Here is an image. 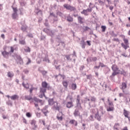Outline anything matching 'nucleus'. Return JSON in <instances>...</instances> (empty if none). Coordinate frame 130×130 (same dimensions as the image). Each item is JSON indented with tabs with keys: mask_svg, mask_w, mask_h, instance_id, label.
<instances>
[{
	"mask_svg": "<svg viewBox=\"0 0 130 130\" xmlns=\"http://www.w3.org/2000/svg\"><path fill=\"white\" fill-rule=\"evenodd\" d=\"M108 102L109 104V107H107V111H113L114 110V105L112 102H110L109 98L108 99Z\"/></svg>",
	"mask_w": 130,
	"mask_h": 130,
	"instance_id": "nucleus-1",
	"label": "nucleus"
},
{
	"mask_svg": "<svg viewBox=\"0 0 130 130\" xmlns=\"http://www.w3.org/2000/svg\"><path fill=\"white\" fill-rule=\"evenodd\" d=\"M96 113L95 114V118L98 120V121H101L102 117V114H99V111H98V109H96Z\"/></svg>",
	"mask_w": 130,
	"mask_h": 130,
	"instance_id": "nucleus-2",
	"label": "nucleus"
},
{
	"mask_svg": "<svg viewBox=\"0 0 130 130\" xmlns=\"http://www.w3.org/2000/svg\"><path fill=\"white\" fill-rule=\"evenodd\" d=\"M127 87V84L126 82H122L121 85H120V88L121 90H122L123 92H124V90L126 89Z\"/></svg>",
	"mask_w": 130,
	"mask_h": 130,
	"instance_id": "nucleus-3",
	"label": "nucleus"
},
{
	"mask_svg": "<svg viewBox=\"0 0 130 130\" xmlns=\"http://www.w3.org/2000/svg\"><path fill=\"white\" fill-rule=\"evenodd\" d=\"M44 32H45L46 33H47V34H48V35H49L50 36H53V32H52V31L47 29V28H45L44 29Z\"/></svg>",
	"mask_w": 130,
	"mask_h": 130,
	"instance_id": "nucleus-4",
	"label": "nucleus"
},
{
	"mask_svg": "<svg viewBox=\"0 0 130 130\" xmlns=\"http://www.w3.org/2000/svg\"><path fill=\"white\" fill-rule=\"evenodd\" d=\"M66 107H67V108H72V107H74V104L73 103V101L67 102L66 104Z\"/></svg>",
	"mask_w": 130,
	"mask_h": 130,
	"instance_id": "nucleus-5",
	"label": "nucleus"
},
{
	"mask_svg": "<svg viewBox=\"0 0 130 130\" xmlns=\"http://www.w3.org/2000/svg\"><path fill=\"white\" fill-rule=\"evenodd\" d=\"M17 63H19V64H23V59H22V58L20 56H17Z\"/></svg>",
	"mask_w": 130,
	"mask_h": 130,
	"instance_id": "nucleus-6",
	"label": "nucleus"
},
{
	"mask_svg": "<svg viewBox=\"0 0 130 130\" xmlns=\"http://www.w3.org/2000/svg\"><path fill=\"white\" fill-rule=\"evenodd\" d=\"M56 118L59 121H61L62 120V113L57 114Z\"/></svg>",
	"mask_w": 130,
	"mask_h": 130,
	"instance_id": "nucleus-7",
	"label": "nucleus"
},
{
	"mask_svg": "<svg viewBox=\"0 0 130 130\" xmlns=\"http://www.w3.org/2000/svg\"><path fill=\"white\" fill-rule=\"evenodd\" d=\"M47 108H48V106H46L43 109L42 112L46 116V114L48 113V111H47Z\"/></svg>",
	"mask_w": 130,
	"mask_h": 130,
	"instance_id": "nucleus-8",
	"label": "nucleus"
},
{
	"mask_svg": "<svg viewBox=\"0 0 130 130\" xmlns=\"http://www.w3.org/2000/svg\"><path fill=\"white\" fill-rule=\"evenodd\" d=\"M2 54L4 57H5V58H8L9 57V54H10V53L7 52L6 51H4L2 52Z\"/></svg>",
	"mask_w": 130,
	"mask_h": 130,
	"instance_id": "nucleus-9",
	"label": "nucleus"
},
{
	"mask_svg": "<svg viewBox=\"0 0 130 130\" xmlns=\"http://www.w3.org/2000/svg\"><path fill=\"white\" fill-rule=\"evenodd\" d=\"M53 108L54 109H55V110H59V106H58V103L57 102H54Z\"/></svg>",
	"mask_w": 130,
	"mask_h": 130,
	"instance_id": "nucleus-10",
	"label": "nucleus"
},
{
	"mask_svg": "<svg viewBox=\"0 0 130 130\" xmlns=\"http://www.w3.org/2000/svg\"><path fill=\"white\" fill-rule=\"evenodd\" d=\"M40 92L43 94V95L45 97V93L46 92V88L45 87H42L40 89Z\"/></svg>",
	"mask_w": 130,
	"mask_h": 130,
	"instance_id": "nucleus-11",
	"label": "nucleus"
},
{
	"mask_svg": "<svg viewBox=\"0 0 130 130\" xmlns=\"http://www.w3.org/2000/svg\"><path fill=\"white\" fill-rule=\"evenodd\" d=\"M74 115L75 117L80 116V112L79 111V109H75L74 112Z\"/></svg>",
	"mask_w": 130,
	"mask_h": 130,
	"instance_id": "nucleus-12",
	"label": "nucleus"
},
{
	"mask_svg": "<svg viewBox=\"0 0 130 130\" xmlns=\"http://www.w3.org/2000/svg\"><path fill=\"white\" fill-rule=\"evenodd\" d=\"M14 76H15V74L13 72H8L7 73V77H8V78H13Z\"/></svg>",
	"mask_w": 130,
	"mask_h": 130,
	"instance_id": "nucleus-13",
	"label": "nucleus"
},
{
	"mask_svg": "<svg viewBox=\"0 0 130 130\" xmlns=\"http://www.w3.org/2000/svg\"><path fill=\"white\" fill-rule=\"evenodd\" d=\"M129 114V112L127 111H126V110H125V109H123V115H124L125 117H128V115Z\"/></svg>",
	"mask_w": 130,
	"mask_h": 130,
	"instance_id": "nucleus-14",
	"label": "nucleus"
},
{
	"mask_svg": "<svg viewBox=\"0 0 130 130\" xmlns=\"http://www.w3.org/2000/svg\"><path fill=\"white\" fill-rule=\"evenodd\" d=\"M78 22H79V23H80V24H83L84 23V18H83L81 16H78Z\"/></svg>",
	"mask_w": 130,
	"mask_h": 130,
	"instance_id": "nucleus-15",
	"label": "nucleus"
},
{
	"mask_svg": "<svg viewBox=\"0 0 130 130\" xmlns=\"http://www.w3.org/2000/svg\"><path fill=\"white\" fill-rule=\"evenodd\" d=\"M89 29H90V27L88 26H83L81 27V30L83 32H85V31H88Z\"/></svg>",
	"mask_w": 130,
	"mask_h": 130,
	"instance_id": "nucleus-16",
	"label": "nucleus"
},
{
	"mask_svg": "<svg viewBox=\"0 0 130 130\" xmlns=\"http://www.w3.org/2000/svg\"><path fill=\"white\" fill-rule=\"evenodd\" d=\"M112 70L113 72H117L118 71V68H117V66L116 64H113L112 67Z\"/></svg>",
	"mask_w": 130,
	"mask_h": 130,
	"instance_id": "nucleus-17",
	"label": "nucleus"
},
{
	"mask_svg": "<svg viewBox=\"0 0 130 130\" xmlns=\"http://www.w3.org/2000/svg\"><path fill=\"white\" fill-rule=\"evenodd\" d=\"M69 123H70V124H74L75 123V126H77V125H78V122H77V121H76L75 120H71L69 122Z\"/></svg>",
	"mask_w": 130,
	"mask_h": 130,
	"instance_id": "nucleus-18",
	"label": "nucleus"
},
{
	"mask_svg": "<svg viewBox=\"0 0 130 130\" xmlns=\"http://www.w3.org/2000/svg\"><path fill=\"white\" fill-rule=\"evenodd\" d=\"M34 101H35V102H37L38 103V102H40L41 103V105H43V102L41 100H39L36 98H34Z\"/></svg>",
	"mask_w": 130,
	"mask_h": 130,
	"instance_id": "nucleus-19",
	"label": "nucleus"
},
{
	"mask_svg": "<svg viewBox=\"0 0 130 130\" xmlns=\"http://www.w3.org/2000/svg\"><path fill=\"white\" fill-rule=\"evenodd\" d=\"M10 99H11V100H16V99H19V96L18 95L14 94L10 96Z\"/></svg>",
	"mask_w": 130,
	"mask_h": 130,
	"instance_id": "nucleus-20",
	"label": "nucleus"
},
{
	"mask_svg": "<svg viewBox=\"0 0 130 130\" xmlns=\"http://www.w3.org/2000/svg\"><path fill=\"white\" fill-rule=\"evenodd\" d=\"M17 48V46L16 45H14L13 46L10 47V52H14V50H16Z\"/></svg>",
	"mask_w": 130,
	"mask_h": 130,
	"instance_id": "nucleus-21",
	"label": "nucleus"
},
{
	"mask_svg": "<svg viewBox=\"0 0 130 130\" xmlns=\"http://www.w3.org/2000/svg\"><path fill=\"white\" fill-rule=\"evenodd\" d=\"M80 44L81 45L82 48L84 49L85 46H86V42H85V41H84V40H81Z\"/></svg>",
	"mask_w": 130,
	"mask_h": 130,
	"instance_id": "nucleus-22",
	"label": "nucleus"
},
{
	"mask_svg": "<svg viewBox=\"0 0 130 130\" xmlns=\"http://www.w3.org/2000/svg\"><path fill=\"white\" fill-rule=\"evenodd\" d=\"M63 86L65 88H68V86H69V83L67 81H64L62 82Z\"/></svg>",
	"mask_w": 130,
	"mask_h": 130,
	"instance_id": "nucleus-23",
	"label": "nucleus"
},
{
	"mask_svg": "<svg viewBox=\"0 0 130 130\" xmlns=\"http://www.w3.org/2000/svg\"><path fill=\"white\" fill-rule=\"evenodd\" d=\"M119 74V72H117L116 71H113L112 75L110 76V78H113V77L116 76V75H118Z\"/></svg>",
	"mask_w": 130,
	"mask_h": 130,
	"instance_id": "nucleus-24",
	"label": "nucleus"
},
{
	"mask_svg": "<svg viewBox=\"0 0 130 130\" xmlns=\"http://www.w3.org/2000/svg\"><path fill=\"white\" fill-rule=\"evenodd\" d=\"M67 21L68 22H73V21H74V19L73 17H71V16H68L67 17Z\"/></svg>",
	"mask_w": 130,
	"mask_h": 130,
	"instance_id": "nucleus-25",
	"label": "nucleus"
},
{
	"mask_svg": "<svg viewBox=\"0 0 130 130\" xmlns=\"http://www.w3.org/2000/svg\"><path fill=\"white\" fill-rule=\"evenodd\" d=\"M81 14L84 15V16H88L89 14H88V11L86 10H83L82 12H81Z\"/></svg>",
	"mask_w": 130,
	"mask_h": 130,
	"instance_id": "nucleus-26",
	"label": "nucleus"
},
{
	"mask_svg": "<svg viewBox=\"0 0 130 130\" xmlns=\"http://www.w3.org/2000/svg\"><path fill=\"white\" fill-rule=\"evenodd\" d=\"M43 61H46V62H50L49 59H48V56H45V58L43 59Z\"/></svg>",
	"mask_w": 130,
	"mask_h": 130,
	"instance_id": "nucleus-27",
	"label": "nucleus"
},
{
	"mask_svg": "<svg viewBox=\"0 0 130 130\" xmlns=\"http://www.w3.org/2000/svg\"><path fill=\"white\" fill-rule=\"evenodd\" d=\"M47 83L46 82H43L42 83V86L43 88H47Z\"/></svg>",
	"mask_w": 130,
	"mask_h": 130,
	"instance_id": "nucleus-28",
	"label": "nucleus"
},
{
	"mask_svg": "<svg viewBox=\"0 0 130 130\" xmlns=\"http://www.w3.org/2000/svg\"><path fill=\"white\" fill-rule=\"evenodd\" d=\"M118 126H119V123H115L114 126V130H118Z\"/></svg>",
	"mask_w": 130,
	"mask_h": 130,
	"instance_id": "nucleus-29",
	"label": "nucleus"
},
{
	"mask_svg": "<svg viewBox=\"0 0 130 130\" xmlns=\"http://www.w3.org/2000/svg\"><path fill=\"white\" fill-rule=\"evenodd\" d=\"M77 103L76 107L77 108V109L78 110L82 109V106H81V103Z\"/></svg>",
	"mask_w": 130,
	"mask_h": 130,
	"instance_id": "nucleus-30",
	"label": "nucleus"
},
{
	"mask_svg": "<svg viewBox=\"0 0 130 130\" xmlns=\"http://www.w3.org/2000/svg\"><path fill=\"white\" fill-rule=\"evenodd\" d=\"M24 50L25 51V52H30V51H31V50L29 47H26L24 49Z\"/></svg>",
	"mask_w": 130,
	"mask_h": 130,
	"instance_id": "nucleus-31",
	"label": "nucleus"
},
{
	"mask_svg": "<svg viewBox=\"0 0 130 130\" xmlns=\"http://www.w3.org/2000/svg\"><path fill=\"white\" fill-rule=\"evenodd\" d=\"M22 86H23V87L24 88H26V89H29V84H28V83L25 84V83H24V82H23Z\"/></svg>",
	"mask_w": 130,
	"mask_h": 130,
	"instance_id": "nucleus-32",
	"label": "nucleus"
},
{
	"mask_svg": "<svg viewBox=\"0 0 130 130\" xmlns=\"http://www.w3.org/2000/svg\"><path fill=\"white\" fill-rule=\"evenodd\" d=\"M121 46L123 47V48H124V49L126 50V49H127V47H128V45H124V44L122 43Z\"/></svg>",
	"mask_w": 130,
	"mask_h": 130,
	"instance_id": "nucleus-33",
	"label": "nucleus"
},
{
	"mask_svg": "<svg viewBox=\"0 0 130 130\" xmlns=\"http://www.w3.org/2000/svg\"><path fill=\"white\" fill-rule=\"evenodd\" d=\"M25 99H26V100H28V101L32 100V98L30 95H25Z\"/></svg>",
	"mask_w": 130,
	"mask_h": 130,
	"instance_id": "nucleus-34",
	"label": "nucleus"
},
{
	"mask_svg": "<svg viewBox=\"0 0 130 130\" xmlns=\"http://www.w3.org/2000/svg\"><path fill=\"white\" fill-rule=\"evenodd\" d=\"M22 31H26L27 30V26L26 25H22L21 27Z\"/></svg>",
	"mask_w": 130,
	"mask_h": 130,
	"instance_id": "nucleus-35",
	"label": "nucleus"
},
{
	"mask_svg": "<svg viewBox=\"0 0 130 130\" xmlns=\"http://www.w3.org/2000/svg\"><path fill=\"white\" fill-rule=\"evenodd\" d=\"M72 90H76L77 89V84L73 83L72 84Z\"/></svg>",
	"mask_w": 130,
	"mask_h": 130,
	"instance_id": "nucleus-36",
	"label": "nucleus"
},
{
	"mask_svg": "<svg viewBox=\"0 0 130 130\" xmlns=\"http://www.w3.org/2000/svg\"><path fill=\"white\" fill-rule=\"evenodd\" d=\"M48 102H49V105H53V104H54V102H53V99H50L48 101Z\"/></svg>",
	"mask_w": 130,
	"mask_h": 130,
	"instance_id": "nucleus-37",
	"label": "nucleus"
},
{
	"mask_svg": "<svg viewBox=\"0 0 130 130\" xmlns=\"http://www.w3.org/2000/svg\"><path fill=\"white\" fill-rule=\"evenodd\" d=\"M36 122H37V121L35 119L31 120L30 121V124L31 125H34L36 124Z\"/></svg>",
	"mask_w": 130,
	"mask_h": 130,
	"instance_id": "nucleus-38",
	"label": "nucleus"
},
{
	"mask_svg": "<svg viewBox=\"0 0 130 130\" xmlns=\"http://www.w3.org/2000/svg\"><path fill=\"white\" fill-rule=\"evenodd\" d=\"M17 17H18V14L17 13H14L12 14L13 19H17Z\"/></svg>",
	"mask_w": 130,
	"mask_h": 130,
	"instance_id": "nucleus-39",
	"label": "nucleus"
},
{
	"mask_svg": "<svg viewBox=\"0 0 130 130\" xmlns=\"http://www.w3.org/2000/svg\"><path fill=\"white\" fill-rule=\"evenodd\" d=\"M87 61L88 63L91 62V61H93L92 57H89L87 59Z\"/></svg>",
	"mask_w": 130,
	"mask_h": 130,
	"instance_id": "nucleus-40",
	"label": "nucleus"
},
{
	"mask_svg": "<svg viewBox=\"0 0 130 130\" xmlns=\"http://www.w3.org/2000/svg\"><path fill=\"white\" fill-rule=\"evenodd\" d=\"M19 43L20 44H22V45H25V44H26V42H25V40H20L19 41Z\"/></svg>",
	"mask_w": 130,
	"mask_h": 130,
	"instance_id": "nucleus-41",
	"label": "nucleus"
},
{
	"mask_svg": "<svg viewBox=\"0 0 130 130\" xmlns=\"http://www.w3.org/2000/svg\"><path fill=\"white\" fill-rule=\"evenodd\" d=\"M68 10H69L70 11H71L72 12V11H75V10H76V8L74 7L70 6L69 7V9H68Z\"/></svg>",
	"mask_w": 130,
	"mask_h": 130,
	"instance_id": "nucleus-42",
	"label": "nucleus"
},
{
	"mask_svg": "<svg viewBox=\"0 0 130 130\" xmlns=\"http://www.w3.org/2000/svg\"><path fill=\"white\" fill-rule=\"evenodd\" d=\"M123 41L126 45H128V40L127 39H123Z\"/></svg>",
	"mask_w": 130,
	"mask_h": 130,
	"instance_id": "nucleus-43",
	"label": "nucleus"
},
{
	"mask_svg": "<svg viewBox=\"0 0 130 130\" xmlns=\"http://www.w3.org/2000/svg\"><path fill=\"white\" fill-rule=\"evenodd\" d=\"M64 8H65V9H66L67 10H69L70 9V6L68 5V4H64L63 5Z\"/></svg>",
	"mask_w": 130,
	"mask_h": 130,
	"instance_id": "nucleus-44",
	"label": "nucleus"
},
{
	"mask_svg": "<svg viewBox=\"0 0 130 130\" xmlns=\"http://www.w3.org/2000/svg\"><path fill=\"white\" fill-rule=\"evenodd\" d=\"M95 128H99V124L97 122H95L94 124Z\"/></svg>",
	"mask_w": 130,
	"mask_h": 130,
	"instance_id": "nucleus-45",
	"label": "nucleus"
},
{
	"mask_svg": "<svg viewBox=\"0 0 130 130\" xmlns=\"http://www.w3.org/2000/svg\"><path fill=\"white\" fill-rule=\"evenodd\" d=\"M96 109H93L92 110H91V112L92 113H93V114H96V113H97V111L96 110Z\"/></svg>",
	"mask_w": 130,
	"mask_h": 130,
	"instance_id": "nucleus-46",
	"label": "nucleus"
},
{
	"mask_svg": "<svg viewBox=\"0 0 130 130\" xmlns=\"http://www.w3.org/2000/svg\"><path fill=\"white\" fill-rule=\"evenodd\" d=\"M65 57H66L67 60H72V59L71 58V55H66Z\"/></svg>",
	"mask_w": 130,
	"mask_h": 130,
	"instance_id": "nucleus-47",
	"label": "nucleus"
},
{
	"mask_svg": "<svg viewBox=\"0 0 130 130\" xmlns=\"http://www.w3.org/2000/svg\"><path fill=\"white\" fill-rule=\"evenodd\" d=\"M101 28L102 29V32H105V30H106V26L104 25H102L101 26Z\"/></svg>",
	"mask_w": 130,
	"mask_h": 130,
	"instance_id": "nucleus-48",
	"label": "nucleus"
},
{
	"mask_svg": "<svg viewBox=\"0 0 130 130\" xmlns=\"http://www.w3.org/2000/svg\"><path fill=\"white\" fill-rule=\"evenodd\" d=\"M95 1H99V3L101 6H104V2L101 0H95Z\"/></svg>",
	"mask_w": 130,
	"mask_h": 130,
	"instance_id": "nucleus-49",
	"label": "nucleus"
},
{
	"mask_svg": "<svg viewBox=\"0 0 130 130\" xmlns=\"http://www.w3.org/2000/svg\"><path fill=\"white\" fill-rule=\"evenodd\" d=\"M90 100L91 101H92V102H95L96 101V98L94 96H91L90 98Z\"/></svg>",
	"mask_w": 130,
	"mask_h": 130,
	"instance_id": "nucleus-50",
	"label": "nucleus"
},
{
	"mask_svg": "<svg viewBox=\"0 0 130 130\" xmlns=\"http://www.w3.org/2000/svg\"><path fill=\"white\" fill-rule=\"evenodd\" d=\"M38 126L37 125V124H35V125H32V129H33V130H36V128H37Z\"/></svg>",
	"mask_w": 130,
	"mask_h": 130,
	"instance_id": "nucleus-51",
	"label": "nucleus"
},
{
	"mask_svg": "<svg viewBox=\"0 0 130 130\" xmlns=\"http://www.w3.org/2000/svg\"><path fill=\"white\" fill-rule=\"evenodd\" d=\"M80 96L78 95L77 96L76 103H80Z\"/></svg>",
	"mask_w": 130,
	"mask_h": 130,
	"instance_id": "nucleus-52",
	"label": "nucleus"
},
{
	"mask_svg": "<svg viewBox=\"0 0 130 130\" xmlns=\"http://www.w3.org/2000/svg\"><path fill=\"white\" fill-rule=\"evenodd\" d=\"M7 104L8 105H10V106H12L13 105V103H12V102L10 100L7 102Z\"/></svg>",
	"mask_w": 130,
	"mask_h": 130,
	"instance_id": "nucleus-53",
	"label": "nucleus"
},
{
	"mask_svg": "<svg viewBox=\"0 0 130 130\" xmlns=\"http://www.w3.org/2000/svg\"><path fill=\"white\" fill-rule=\"evenodd\" d=\"M56 15H57V16H59L60 17H62V13H61L59 11H58L56 13Z\"/></svg>",
	"mask_w": 130,
	"mask_h": 130,
	"instance_id": "nucleus-54",
	"label": "nucleus"
},
{
	"mask_svg": "<svg viewBox=\"0 0 130 130\" xmlns=\"http://www.w3.org/2000/svg\"><path fill=\"white\" fill-rule=\"evenodd\" d=\"M89 120H91V121H93L94 118L93 117V115H90L89 117Z\"/></svg>",
	"mask_w": 130,
	"mask_h": 130,
	"instance_id": "nucleus-55",
	"label": "nucleus"
},
{
	"mask_svg": "<svg viewBox=\"0 0 130 130\" xmlns=\"http://www.w3.org/2000/svg\"><path fill=\"white\" fill-rule=\"evenodd\" d=\"M100 111H101L102 114L103 115V107H100Z\"/></svg>",
	"mask_w": 130,
	"mask_h": 130,
	"instance_id": "nucleus-56",
	"label": "nucleus"
},
{
	"mask_svg": "<svg viewBox=\"0 0 130 130\" xmlns=\"http://www.w3.org/2000/svg\"><path fill=\"white\" fill-rule=\"evenodd\" d=\"M26 115L27 116V117H31L32 115H31V114L30 113H27L26 114Z\"/></svg>",
	"mask_w": 130,
	"mask_h": 130,
	"instance_id": "nucleus-57",
	"label": "nucleus"
},
{
	"mask_svg": "<svg viewBox=\"0 0 130 130\" xmlns=\"http://www.w3.org/2000/svg\"><path fill=\"white\" fill-rule=\"evenodd\" d=\"M100 67H101L102 68H104L105 67V65L103 64V63L100 62Z\"/></svg>",
	"mask_w": 130,
	"mask_h": 130,
	"instance_id": "nucleus-58",
	"label": "nucleus"
},
{
	"mask_svg": "<svg viewBox=\"0 0 130 130\" xmlns=\"http://www.w3.org/2000/svg\"><path fill=\"white\" fill-rule=\"evenodd\" d=\"M41 73L42 74V75H46V74H47V72L46 71H41Z\"/></svg>",
	"mask_w": 130,
	"mask_h": 130,
	"instance_id": "nucleus-59",
	"label": "nucleus"
},
{
	"mask_svg": "<svg viewBox=\"0 0 130 130\" xmlns=\"http://www.w3.org/2000/svg\"><path fill=\"white\" fill-rule=\"evenodd\" d=\"M29 63H31V59H30V58H28V62H26V65L28 66Z\"/></svg>",
	"mask_w": 130,
	"mask_h": 130,
	"instance_id": "nucleus-60",
	"label": "nucleus"
},
{
	"mask_svg": "<svg viewBox=\"0 0 130 130\" xmlns=\"http://www.w3.org/2000/svg\"><path fill=\"white\" fill-rule=\"evenodd\" d=\"M14 13H17V12H18V10H17V8H15L14 7L12 8Z\"/></svg>",
	"mask_w": 130,
	"mask_h": 130,
	"instance_id": "nucleus-61",
	"label": "nucleus"
},
{
	"mask_svg": "<svg viewBox=\"0 0 130 130\" xmlns=\"http://www.w3.org/2000/svg\"><path fill=\"white\" fill-rule=\"evenodd\" d=\"M86 11L88 13V12L91 13V12H92V8H88L87 9H86Z\"/></svg>",
	"mask_w": 130,
	"mask_h": 130,
	"instance_id": "nucleus-62",
	"label": "nucleus"
},
{
	"mask_svg": "<svg viewBox=\"0 0 130 130\" xmlns=\"http://www.w3.org/2000/svg\"><path fill=\"white\" fill-rule=\"evenodd\" d=\"M53 64H54V66H56V65H57V60H54Z\"/></svg>",
	"mask_w": 130,
	"mask_h": 130,
	"instance_id": "nucleus-63",
	"label": "nucleus"
},
{
	"mask_svg": "<svg viewBox=\"0 0 130 130\" xmlns=\"http://www.w3.org/2000/svg\"><path fill=\"white\" fill-rule=\"evenodd\" d=\"M96 60H97V57H92V61H96Z\"/></svg>",
	"mask_w": 130,
	"mask_h": 130,
	"instance_id": "nucleus-64",
	"label": "nucleus"
}]
</instances>
